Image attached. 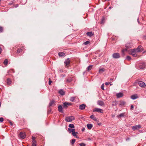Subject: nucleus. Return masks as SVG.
Wrapping results in <instances>:
<instances>
[{
  "label": "nucleus",
  "mask_w": 146,
  "mask_h": 146,
  "mask_svg": "<svg viewBox=\"0 0 146 146\" xmlns=\"http://www.w3.org/2000/svg\"><path fill=\"white\" fill-rule=\"evenodd\" d=\"M23 51V49L21 48H18L17 50V54H19L22 52Z\"/></svg>",
  "instance_id": "obj_24"
},
{
  "label": "nucleus",
  "mask_w": 146,
  "mask_h": 146,
  "mask_svg": "<svg viewBox=\"0 0 146 146\" xmlns=\"http://www.w3.org/2000/svg\"><path fill=\"white\" fill-rule=\"evenodd\" d=\"M133 108H134L132 104L131 105V106L130 110H133Z\"/></svg>",
  "instance_id": "obj_47"
},
{
  "label": "nucleus",
  "mask_w": 146,
  "mask_h": 146,
  "mask_svg": "<svg viewBox=\"0 0 146 146\" xmlns=\"http://www.w3.org/2000/svg\"><path fill=\"white\" fill-rule=\"evenodd\" d=\"M126 58L128 60H131V57L129 56H127L126 57Z\"/></svg>",
  "instance_id": "obj_40"
},
{
  "label": "nucleus",
  "mask_w": 146,
  "mask_h": 146,
  "mask_svg": "<svg viewBox=\"0 0 146 146\" xmlns=\"http://www.w3.org/2000/svg\"><path fill=\"white\" fill-rule=\"evenodd\" d=\"M70 63V61L69 58H67L64 61V63L65 64V66L68 65Z\"/></svg>",
  "instance_id": "obj_9"
},
{
  "label": "nucleus",
  "mask_w": 146,
  "mask_h": 146,
  "mask_svg": "<svg viewBox=\"0 0 146 146\" xmlns=\"http://www.w3.org/2000/svg\"><path fill=\"white\" fill-rule=\"evenodd\" d=\"M125 113H121L119 115H117V117L118 118H119L120 117H123L124 116Z\"/></svg>",
  "instance_id": "obj_27"
},
{
  "label": "nucleus",
  "mask_w": 146,
  "mask_h": 146,
  "mask_svg": "<svg viewBox=\"0 0 146 146\" xmlns=\"http://www.w3.org/2000/svg\"><path fill=\"white\" fill-rule=\"evenodd\" d=\"M55 101L54 100H50V102L49 104V106L50 107L53 105H55L54 103Z\"/></svg>",
  "instance_id": "obj_16"
},
{
  "label": "nucleus",
  "mask_w": 146,
  "mask_h": 146,
  "mask_svg": "<svg viewBox=\"0 0 146 146\" xmlns=\"http://www.w3.org/2000/svg\"><path fill=\"white\" fill-rule=\"evenodd\" d=\"M137 66H138L139 68L141 69H143L145 68V63L144 62H142L140 63Z\"/></svg>",
  "instance_id": "obj_2"
},
{
  "label": "nucleus",
  "mask_w": 146,
  "mask_h": 146,
  "mask_svg": "<svg viewBox=\"0 0 146 146\" xmlns=\"http://www.w3.org/2000/svg\"><path fill=\"white\" fill-rule=\"evenodd\" d=\"M93 67V65H90L88 66L86 68V70L87 71H89Z\"/></svg>",
  "instance_id": "obj_23"
},
{
  "label": "nucleus",
  "mask_w": 146,
  "mask_h": 146,
  "mask_svg": "<svg viewBox=\"0 0 146 146\" xmlns=\"http://www.w3.org/2000/svg\"><path fill=\"white\" fill-rule=\"evenodd\" d=\"M8 73H12L14 72V70L13 69H11L9 70L8 72Z\"/></svg>",
  "instance_id": "obj_32"
},
{
  "label": "nucleus",
  "mask_w": 146,
  "mask_h": 146,
  "mask_svg": "<svg viewBox=\"0 0 146 146\" xmlns=\"http://www.w3.org/2000/svg\"><path fill=\"white\" fill-rule=\"evenodd\" d=\"M141 127V126L139 125L134 126H133L132 127V129L133 131H135L136 130L139 129Z\"/></svg>",
  "instance_id": "obj_7"
},
{
  "label": "nucleus",
  "mask_w": 146,
  "mask_h": 146,
  "mask_svg": "<svg viewBox=\"0 0 146 146\" xmlns=\"http://www.w3.org/2000/svg\"><path fill=\"white\" fill-rule=\"evenodd\" d=\"M86 34L88 36L91 37L94 35V33L91 32H88L86 33Z\"/></svg>",
  "instance_id": "obj_12"
},
{
  "label": "nucleus",
  "mask_w": 146,
  "mask_h": 146,
  "mask_svg": "<svg viewBox=\"0 0 146 146\" xmlns=\"http://www.w3.org/2000/svg\"><path fill=\"white\" fill-rule=\"evenodd\" d=\"M104 84H103L101 86V88L103 90H104Z\"/></svg>",
  "instance_id": "obj_46"
},
{
  "label": "nucleus",
  "mask_w": 146,
  "mask_h": 146,
  "mask_svg": "<svg viewBox=\"0 0 146 146\" xmlns=\"http://www.w3.org/2000/svg\"><path fill=\"white\" fill-rule=\"evenodd\" d=\"M90 43V42L89 41H87L84 43V44L85 45H86Z\"/></svg>",
  "instance_id": "obj_38"
},
{
  "label": "nucleus",
  "mask_w": 146,
  "mask_h": 146,
  "mask_svg": "<svg viewBox=\"0 0 146 146\" xmlns=\"http://www.w3.org/2000/svg\"><path fill=\"white\" fill-rule=\"evenodd\" d=\"M136 48H134L133 49H132L131 50V52L133 53H135V52H137V51Z\"/></svg>",
  "instance_id": "obj_28"
},
{
  "label": "nucleus",
  "mask_w": 146,
  "mask_h": 146,
  "mask_svg": "<svg viewBox=\"0 0 146 146\" xmlns=\"http://www.w3.org/2000/svg\"><path fill=\"white\" fill-rule=\"evenodd\" d=\"M75 119V118L73 116H70L66 117L65 121L67 122H71Z\"/></svg>",
  "instance_id": "obj_1"
},
{
  "label": "nucleus",
  "mask_w": 146,
  "mask_h": 146,
  "mask_svg": "<svg viewBox=\"0 0 146 146\" xmlns=\"http://www.w3.org/2000/svg\"><path fill=\"white\" fill-rule=\"evenodd\" d=\"M98 104L100 106H103L104 105V103L101 100H98L97 102Z\"/></svg>",
  "instance_id": "obj_15"
},
{
  "label": "nucleus",
  "mask_w": 146,
  "mask_h": 146,
  "mask_svg": "<svg viewBox=\"0 0 146 146\" xmlns=\"http://www.w3.org/2000/svg\"><path fill=\"white\" fill-rule=\"evenodd\" d=\"M112 57L114 58H118L120 57V54L118 53H115L112 54Z\"/></svg>",
  "instance_id": "obj_5"
},
{
  "label": "nucleus",
  "mask_w": 146,
  "mask_h": 146,
  "mask_svg": "<svg viewBox=\"0 0 146 146\" xmlns=\"http://www.w3.org/2000/svg\"><path fill=\"white\" fill-rule=\"evenodd\" d=\"M71 80H69V79H67L66 80V82H71Z\"/></svg>",
  "instance_id": "obj_51"
},
{
  "label": "nucleus",
  "mask_w": 146,
  "mask_h": 146,
  "mask_svg": "<svg viewBox=\"0 0 146 146\" xmlns=\"http://www.w3.org/2000/svg\"><path fill=\"white\" fill-rule=\"evenodd\" d=\"M36 137H33V136H32V142H36V141L35 140Z\"/></svg>",
  "instance_id": "obj_36"
},
{
  "label": "nucleus",
  "mask_w": 146,
  "mask_h": 146,
  "mask_svg": "<svg viewBox=\"0 0 146 146\" xmlns=\"http://www.w3.org/2000/svg\"><path fill=\"white\" fill-rule=\"evenodd\" d=\"M52 82V81H51V79L50 78H49V82L48 84L49 85H51V83Z\"/></svg>",
  "instance_id": "obj_43"
},
{
  "label": "nucleus",
  "mask_w": 146,
  "mask_h": 146,
  "mask_svg": "<svg viewBox=\"0 0 146 146\" xmlns=\"http://www.w3.org/2000/svg\"><path fill=\"white\" fill-rule=\"evenodd\" d=\"M86 105L84 104L80 105L79 106V108L81 110H83L85 109Z\"/></svg>",
  "instance_id": "obj_10"
},
{
  "label": "nucleus",
  "mask_w": 146,
  "mask_h": 146,
  "mask_svg": "<svg viewBox=\"0 0 146 146\" xmlns=\"http://www.w3.org/2000/svg\"><path fill=\"white\" fill-rule=\"evenodd\" d=\"M58 111L61 113H63L64 111L62 110L63 108L61 105H59L58 107Z\"/></svg>",
  "instance_id": "obj_8"
},
{
  "label": "nucleus",
  "mask_w": 146,
  "mask_h": 146,
  "mask_svg": "<svg viewBox=\"0 0 146 146\" xmlns=\"http://www.w3.org/2000/svg\"><path fill=\"white\" fill-rule=\"evenodd\" d=\"M84 73H85V72H84V73H83L84 74Z\"/></svg>",
  "instance_id": "obj_60"
},
{
  "label": "nucleus",
  "mask_w": 146,
  "mask_h": 146,
  "mask_svg": "<svg viewBox=\"0 0 146 146\" xmlns=\"http://www.w3.org/2000/svg\"><path fill=\"white\" fill-rule=\"evenodd\" d=\"M20 137L22 139H24L26 135L25 133L21 132L19 134Z\"/></svg>",
  "instance_id": "obj_11"
},
{
  "label": "nucleus",
  "mask_w": 146,
  "mask_h": 146,
  "mask_svg": "<svg viewBox=\"0 0 146 146\" xmlns=\"http://www.w3.org/2000/svg\"><path fill=\"white\" fill-rule=\"evenodd\" d=\"M93 112H97L98 113H103V110L102 109L97 108H95L93 110Z\"/></svg>",
  "instance_id": "obj_4"
},
{
  "label": "nucleus",
  "mask_w": 146,
  "mask_h": 146,
  "mask_svg": "<svg viewBox=\"0 0 146 146\" xmlns=\"http://www.w3.org/2000/svg\"><path fill=\"white\" fill-rule=\"evenodd\" d=\"M123 96V94L121 93H119L116 94V96L117 98L122 97Z\"/></svg>",
  "instance_id": "obj_17"
},
{
  "label": "nucleus",
  "mask_w": 146,
  "mask_h": 146,
  "mask_svg": "<svg viewBox=\"0 0 146 146\" xmlns=\"http://www.w3.org/2000/svg\"><path fill=\"white\" fill-rule=\"evenodd\" d=\"M36 142H32V146H36Z\"/></svg>",
  "instance_id": "obj_39"
},
{
  "label": "nucleus",
  "mask_w": 146,
  "mask_h": 146,
  "mask_svg": "<svg viewBox=\"0 0 146 146\" xmlns=\"http://www.w3.org/2000/svg\"><path fill=\"white\" fill-rule=\"evenodd\" d=\"M65 55V53L63 52H59L58 53V56L60 57H62Z\"/></svg>",
  "instance_id": "obj_25"
},
{
  "label": "nucleus",
  "mask_w": 146,
  "mask_h": 146,
  "mask_svg": "<svg viewBox=\"0 0 146 146\" xmlns=\"http://www.w3.org/2000/svg\"><path fill=\"white\" fill-rule=\"evenodd\" d=\"M8 60L7 59H5L4 60L3 62V64L4 65H6L8 64Z\"/></svg>",
  "instance_id": "obj_30"
},
{
  "label": "nucleus",
  "mask_w": 146,
  "mask_h": 146,
  "mask_svg": "<svg viewBox=\"0 0 146 146\" xmlns=\"http://www.w3.org/2000/svg\"><path fill=\"white\" fill-rule=\"evenodd\" d=\"M114 117V115H112V117Z\"/></svg>",
  "instance_id": "obj_58"
},
{
  "label": "nucleus",
  "mask_w": 146,
  "mask_h": 146,
  "mask_svg": "<svg viewBox=\"0 0 146 146\" xmlns=\"http://www.w3.org/2000/svg\"><path fill=\"white\" fill-rule=\"evenodd\" d=\"M137 22H138L139 23V18H138L137 19Z\"/></svg>",
  "instance_id": "obj_55"
},
{
  "label": "nucleus",
  "mask_w": 146,
  "mask_h": 146,
  "mask_svg": "<svg viewBox=\"0 0 146 146\" xmlns=\"http://www.w3.org/2000/svg\"><path fill=\"white\" fill-rule=\"evenodd\" d=\"M4 120L3 118V117H0V121L2 122H3Z\"/></svg>",
  "instance_id": "obj_48"
},
{
  "label": "nucleus",
  "mask_w": 146,
  "mask_h": 146,
  "mask_svg": "<svg viewBox=\"0 0 146 146\" xmlns=\"http://www.w3.org/2000/svg\"><path fill=\"white\" fill-rule=\"evenodd\" d=\"M111 83V82H106L105 83V85L107 86V85H108L109 84H110V83Z\"/></svg>",
  "instance_id": "obj_49"
},
{
  "label": "nucleus",
  "mask_w": 146,
  "mask_h": 146,
  "mask_svg": "<svg viewBox=\"0 0 146 146\" xmlns=\"http://www.w3.org/2000/svg\"><path fill=\"white\" fill-rule=\"evenodd\" d=\"M138 98V96L137 94L132 95L131 96V98L133 100H135Z\"/></svg>",
  "instance_id": "obj_13"
},
{
  "label": "nucleus",
  "mask_w": 146,
  "mask_h": 146,
  "mask_svg": "<svg viewBox=\"0 0 146 146\" xmlns=\"http://www.w3.org/2000/svg\"><path fill=\"white\" fill-rule=\"evenodd\" d=\"M88 128L89 129H90L93 127V125L92 124H88L86 125Z\"/></svg>",
  "instance_id": "obj_19"
},
{
  "label": "nucleus",
  "mask_w": 146,
  "mask_h": 146,
  "mask_svg": "<svg viewBox=\"0 0 146 146\" xmlns=\"http://www.w3.org/2000/svg\"><path fill=\"white\" fill-rule=\"evenodd\" d=\"M112 84H110V85H111V86L112 85Z\"/></svg>",
  "instance_id": "obj_57"
},
{
  "label": "nucleus",
  "mask_w": 146,
  "mask_h": 146,
  "mask_svg": "<svg viewBox=\"0 0 146 146\" xmlns=\"http://www.w3.org/2000/svg\"><path fill=\"white\" fill-rule=\"evenodd\" d=\"M105 0L106 1H109V0Z\"/></svg>",
  "instance_id": "obj_59"
},
{
  "label": "nucleus",
  "mask_w": 146,
  "mask_h": 146,
  "mask_svg": "<svg viewBox=\"0 0 146 146\" xmlns=\"http://www.w3.org/2000/svg\"><path fill=\"white\" fill-rule=\"evenodd\" d=\"M3 31V28L2 27L0 26V33H2Z\"/></svg>",
  "instance_id": "obj_42"
},
{
  "label": "nucleus",
  "mask_w": 146,
  "mask_h": 146,
  "mask_svg": "<svg viewBox=\"0 0 146 146\" xmlns=\"http://www.w3.org/2000/svg\"><path fill=\"white\" fill-rule=\"evenodd\" d=\"M90 118H91V119L94 120V121H97V119H96V117L94 115H91L90 117Z\"/></svg>",
  "instance_id": "obj_26"
},
{
  "label": "nucleus",
  "mask_w": 146,
  "mask_h": 146,
  "mask_svg": "<svg viewBox=\"0 0 146 146\" xmlns=\"http://www.w3.org/2000/svg\"><path fill=\"white\" fill-rule=\"evenodd\" d=\"M52 111V109L51 108H49L47 110V113L48 114L50 113Z\"/></svg>",
  "instance_id": "obj_37"
},
{
  "label": "nucleus",
  "mask_w": 146,
  "mask_h": 146,
  "mask_svg": "<svg viewBox=\"0 0 146 146\" xmlns=\"http://www.w3.org/2000/svg\"><path fill=\"white\" fill-rule=\"evenodd\" d=\"M112 8V7H110L109 8V9H111V8Z\"/></svg>",
  "instance_id": "obj_56"
},
{
  "label": "nucleus",
  "mask_w": 146,
  "mask_h": 146,
  "mask_svg": "<svg viewBox=\"0 0 146 146\" xmlns=\"http://www.w3.org/2000/svg\"><path fill=\"white\" fill-rule=\"evenodd\" d=\"M68 127L71 129H72L74 127V125L72 124H70L68 125Z\"/></svg>",
  "instance_id": "obj_31"
},
{
  "label": "nucleus",
  "mask_w": 146,
  "mask_h": 146,
  "mask_svg": "<svg viewBox=\"0 0 146 146\" xmlns=\"http://www.w3.org/2000/svg\"><path fill=\"white\" fill-rule=\"evenodd\" d=\"M125 102L123 101H121L120 102V105L121 106H123L124 105H125Z\"/></svg>",
  "instance_id": "obj_33"
},
{
  "label": "nucleus",
  "mask_w": 146,
  "mask_h": 146,
  "mask_svg": "<svg viewBox=\"0 0 146 146\" xmlns=\"http://www.w3.org/2000/svg\"><path fill=\"white\" fill-rule=\"evenodd\" d=\"M72 104L66 102L63 103V108L65 109H67L68 106H71Z\"/></svg>",
  "instance_id": "obj_3"
},
{
  "label": "nucleus",
  "mask_w": 146,
  "mask_h": 146,
  "mask_svg": "<svg viewBox=\"0 0 146 146\" xmlns=\"http://www.w3.org/2000/svg\"><path fill=\"white\" fill-rule=\"evenodd\" d=\"M58 93L60 95L62 96L64 95L65 94V92L64 91H63L62 89L59 90Z\"/></svg>",
  "instance_id": "obj_18"
},
{
  "label": "nucleus",
  "mask_w": 146,
  "mask_h": 146,
  "mask_svg": "<svg viewBox=\"0 0 146 146\" xmlns=\"http://www.w3.org/2000/svg\"><path fill=\"white\" fill-rule=\"evenodd\" d=\"M138 84L142 88H145L146 86L145 83L141 81L139 82H138Z\"/></svg>",
  "instance_id": "obj_6"
},
{
  "label": "nucleus",
  "mask_w": 146,
  "mask_h": 146,
  "mask_svg": "<svg viewBox=\"0 0 146 146\" xmlns=\"http://www.w3.org/2000/svg\"><path fill=\"white\" fill-rule=\"evenodd\" d=\"M105 18L104 17L102 18L101 21V23L103 24L105 22Z\"/></svg>",
  "instance_id": "obj_34"
},
{
  "label": "nucleus",
  "mask_w": 146,
  "mask_h": 146,
  "mask_svg": "<svg viewBox=\"0 0 146 146\" xmlns=\"http://www.w3.org/2000/svg\"><path fill=\"white\" fill-rule=\"evenodd\" d=\"M131 54L134 57H136L137 56V54H136L135 53H131Z\"/></svg>",
  "instance_id": "obj_45"
},
{
  "label": "nucleus",
  "mask_w": 146,
  "mask_h": 146,
  "mask_svg": "<svg viewBox=\"0 0 146 146\" xmlns=\"http://www.w3.org/2000/svg\"><path fill=\"white\" fill-rule=\"evenodd\" d=\"M1 1V0H0V1Z\"/></svg>",
  "instance_id": "obj_61"
},
{
  "label": "nucleus",
  "mask_w": 146,
  "mask_h": 146,
  "mask_svg": "<svg viewBox=\"0 0 146 146\" xmlns=\"http://www.w3.org/2000/svg\"><path fill=\"white\" fill-rule=\"evenodd\" d=\"M80 146H86V144L84 143H81L79 144Z\"/></svg>",
  "instance_id": "obj_44"
},
{
  "label": "nucleus",
  "mask_w": 146,
  "mask_h": 146,
  "mask_svg": "<svg viewBox=\"0 0 146 146\" xmlns=\"http://www.w3.org/2000/svg\"><path fill=\"white\" fill-rule=\"evenodd\" d=\"M12 83L11 79L10 78H8L7 79V85H10Z\"/></svg>",
  "instance_id": "obj_21"
},
{
  "label": "nucleus",
  "mask_w": 146,
  "mask_h": 146,
  "mask_svg": "<svg viewBox=\"0 0 146 146\" xmlns=\"http://www.w3.org/2000/svg\"><path fill=\"white\" fill-rule=\"evenodd\" d=\"M76 141V139H73L71 140V143L72 145H73Z\"/></svg>",
  "instance_id": "obj_35"
},
{
  "label": "nucleus",
  "mask_w": 146,
  "mask_h": 146,
  "mask_svg": "<svg viewBox=\"0 0 146 146\" xmlns=\"http://www.w3.org/2000/svg\"><path fill=\"white\" fill-rule=\"evenodd\" d=\"M105 70L104 68H102L99 70V72L100 73H102Z\"/></svg>",
  "instance_id": "obj_29"
},
{
  "label": "nucleus",
  "mask_w": 146,
  "mask_h": 146,
  "mask_svg": "<svg viewBox=\"0 0 146 146\" xmlns=\"http://www.w3.org/2000/svg\"><path fill=\"white\" fill-rule=\"evenodd\" d=\"M68 131L69 133H72L74 131H75V129L68 128Z\"/></svg>",
  "instance_id": "obj_20"
},
{
  "label": "nucleus",
  "mask_w": 146,
  "mask_h": 146,
  "mask_svg": "<svg viewBox=\"0 0 146 146\" xmlns=\"http://www.w3.org/2000/svg\"><path fill=\"white\" fill-rule=\"evenodd\" d=\"M136 49L138 52H141L142 51V47L141 46L139 45Z\"/></svg>",
  "instance_id": "obj_14"
},
{
  "label": "nucleus",
  "mask_w": 146,
  "mask_h": 146,
  "mask_svg": "<svg viewBox=\"0 0 146 146\" xmlns=\"http://www.w3.org/2000/svg\"><path fill=\"white\" fill-rule=\"evenodd\" d=\"M9 123H10V125H13V123H12V122H11V121H10V122H9Z\"/></svg>",
  "instance_id": "obj_54"
},
{
  "label": "nucleus",
  "mask_w": 146,
  "mask_h": 146,
  "mask_svg": "<svg viewBox=\"0 0 146 146\" xmlns=\"http://www.w3.org/2000/svg\"><path fill=\"white\" fill-rule=\"evenodd\" d=\"M124 50H123L122 51V54H123V55H124Z\"/></svg>",
  "instance_id": "obj_52"
},
{
  "label": "nucleus",
  "mask_w": 146,
  "mask_h": 146,
  "mask_svg": "<svg viewBox=\"0 0 146 146\" xmlns=\"http://www.w3.org/2000/svg\"><path fill=\"white\" fill-rule=\"evenodd\" d=\"M75 131H74L73 133H72V135L73 136L75 137L76 138H78V137L77 135V134H78V133L77 132H75Z\"/></svg>",
  "instance_id": "obj_22"
},
{
  "label": "nucleus",
  "mask_w": 146,
  "mask_h": 146,
  "mask_svg": "<svg viewBox=\"0 0 146 146\" xmlns=\"http://www.w3.org/2000/svg\"><path fill=\"white\" fill-rule=\"evenodd\" d=\"M70 100L72 102L74 101V98H72L70 99Z\"/></svg>",
  "instance_id": "obj_50"
},
{
  "label": "nucleus",
  "mask_w": 146,
  "mask_h": 146,
  "mask_svg": "<svg viewBox=\"0 0 146 146\" xmlns=\"http://www.w3.org/2000/svg\"><path fill=\"white\" fill-rule=\"evenodd\" d=\"M115 79H116V78H114L113 77V78H112L108 79L109 80L110 79V81L112 82V81H114L115 80Z\"/></svg>",
  "instance_id": "obj_41"
},
{
  "label": "nucleus",
  "mask_w": 146,
  "mask_h": 146,
  "mask_svg": "<svg viewBox=\"0 0 146 146\" xmlns=\"http://www.w3.org/2000/svg\"><path fill=\"white\" fill-rule=\"evenodd\" d=\"M85 130V128H83L82 130V131H84Z\"/></svg>",
  "instance_id": "obj_53"
}]
</instances>
